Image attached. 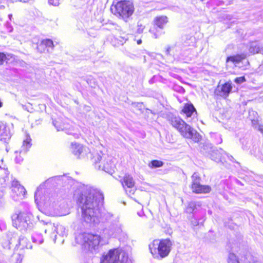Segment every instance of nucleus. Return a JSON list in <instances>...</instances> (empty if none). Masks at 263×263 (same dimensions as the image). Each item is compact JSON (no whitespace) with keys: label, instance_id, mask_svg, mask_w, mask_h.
Returning <instances> with one entry per match:
<instances>
[{"label":"nucleus","instance_id":"f257e3e1","mask_svg":"<svg viewBox=\"0 0 263 263\" xmlns=\"http://www.w3.org/2000/svg\"><path fill=\"white\" fill-rule=\"evenodd\" d=\"M74 197L81 209V220L91 224L99 222L104 196L100 190L86 187L76 191Z\"/></svg>","mask_w":263,"mask_h":263},{"label":"nucleus","instance_id":"f03ea898","mask_svg":"<svg viewBox=\"0 0 263 263\" xmlns=\"http://www.w3.org/2000/svg\"><path fill=\"white\" fill-rule=\"evenodd\" d=\"M32 217L30 212L16 210L11 216L12 224L21 231L31 229L33 226Z\"/></svg>","mask_w":263,"mask_h":263},{"label":"nucleus","instance_id":"7ed1b4c3","mask_svg":"<svg viewBox=\"0 0 263 263\" xmlns=\"http://www.w3.org/2000/svg\"><path fill=\"white\" fill-rule=\"evenodd\" d=\"M76 240L86 250L92 251L98 248L101 241V237L98 235L83 233L76 236Z\"/></svg>","mask_w":263,"mask_h":263},{"label":"nucleus","instance_id":"20e7f679","mask_svg":"<svg viewBox=\"0 0 263 263\" xmlns=\"http://www.w3.org/2000/svg\"><path fill=\"white\" fill-rule=\"evenodd\" d=\"M92 161L96 168L110 174L114 172L115 163L111 157L107 156L101 152L93 157Z\"/></svg>","mask_w":263,"mask_h":263},{"label":"nucleus","instance_id":"39448f33","mask_svg":"<svg viewBox=\"0 0 263 263\" xmlns=\"http://www.w3.org/2000/svg\"><path fill=\"white\" fill-rule=\"evenodd\" d=\"M134 6L129 1H121L112 5L110 7L111 12L115 15L126 19L130 16L134 12Z\"/></svg>","mask_w":263,"mask_h":263},{"label":"nucleus","instance_id":"423d86ee","mask_svg":"<svg viewBox=\"0 0 263 263\" xmlns=\"http://www.w3.org/2000/svg\"><path fill=\"white\" fill-rule=\"evenodd\" d=\"M47 228L44 230L45 233H47V231H53L51 235V237L53 238L54 242H55L57 238V235L55 234H58L60 237H66L67 235L68 230L66 228L59 223L55 224L51 222L47 223L46 224Z\"/></svg>","mask_w":263,"mask_h":263},{"label":"nucleus","instance_id":"0eeeda50","mask_svg":"<svg viewBox=\"0 0 263 263\" xmlns=\"http://www.w3.org/2000/svg\"><path fill=\"white\" fill-rule=\"evenodd\" d=\"M168 122L173 127L178 130L182 136H186V131L190 129V125L187 124L179 117L171 115L168 117Z\"/></svg>","mask_w":263,"mask_h":263},{"label":"nucleus","instance_id":"6e6552de","mask_svg":"<svg viewBox=\"0 0 263 263\" xmlns=\"http://www.w3.org/2000/svg\"><path fill=\"white\" fill-rule=\"evenodd\" d=\"M122 232L121 225L119 222V217H115L114 222L109 223L104 229L103 233L108 237H116Z\"/></svg>","mask_w":263,"mask_h":263},{"label":"nucleus","instance_id":"1a4fd4ad","mask_svg":"<svg viewBox=\"0 0 263 263\" xmlns=\"http://www.w3.org/2000/svg\"><path fill=\"white\" fill-rule=\"evenodd\" d=\"M167 55L172 56L175 60H182L184 59L185 51L182 49L180 44L168 46L165 50Z\"/></svg>","mask_w":263,"mask_h":263},{"label":"nucleus","instance_id":"9d476101","mask_svg":"<svg viewBox=\"0 0 263 263\" xmlns=\"http://www.w3.org/2000/svg\"><path fill=\"white\" fill-rule=\"evenodd\" d=\"M172 242L169 239L162 240L160 242L154 241L153 246H157V250L158 254L161 258L167 256L171 251ZM156 248H154V251L156 252Z\"/></svg>","mask_w":263,"mask_h":263},{"label":"nucleus","instance_id":"9b49d317","mask_svg":"<svg viewBox=\"0 0 263 263\" xmlns=\"http://www.w3.org/2000/svg\"><path fill=\"white\" fill-rule=\"evenodd\" d=\"M121 253H125L118 249H111L103 256L101 263H121Z\"/></svg>","mask_w":263,"mask_h":263},{"label":"nucleus","instance_id":"f8f14e48","mask_svg":"<svg viewBox=\"0 0 263 263\" xmlns=\"http://www.w3.org/2000/svg\"><path fill=\"white\" fill-rule=\"evenodd\" d=\"M193 191L196 193H207L211 191V187L209 185H202L200 183V178L196 173L192 176Z\"/></svg>","mask_w":263,"mask_h":263},{"label":"nucleus","instance_id":"ddd939ff","mask_svg":"<svg viewBox=\"0 0 263 263\" xmlns=\"http://www.w3.org/2000/svg\"><path fill=\"white\" fill-rule=\"evenodd\" d=\"M11 197L14 200L17 201L19 198L24 197L26 194V190L19 182L14 179L11 182Z\"/></svg>","mask_w":263,"mask_h":263},{"label":"nucleus","instance_id":"4468645a","mask_svg":"<svg viewBox=\"0 0 263 263\" xmlns=\"http://www.w3.org/2000/svg\"><path fill=\"white\" fill-rule=\"evenodd\" d=\"M17 238V234L16 232H9L1 238L0 242L4 249L9 250L11 245L15 243Z\"/></svg>","mask_w":263,"mask_h":263},{"label":"nucleus","instance_id":"2eb2a0df","mask_svg":"<svg viewBox=\"0 0 263 263\" xmlns=\"http://www.w3.org/2000/svg\"><path fill=\"white\" fill-rule=\"evenodd\" d=\"M32 145L31 139L29 136L27 135L26 139L24 140L21 148L18 155V152L15 151L16 155L15 158V161L17 163H21L23 161V158L21 155H24L29 150Z\"/></svg>","mask_w":263,"mask_h":263},{"label":"nucleus","instance_id":"dca6fc26","mask_svg":"<svg viewBox=\"0 0 263 263\" xmlns=\"http://www.w3.org/2000/svg\"><path fill=\"white\" fill-rule=\"evenodd\" d=\"M123 187L125 189L127 194L133 195L136 191L135 181L133 177L129 174H125L123 179L121 180Z\"/></svg>","mask_w":263,"mask_h":263},{"label":"nucleus","instance_id":"f3484780","mask_svg":"<svg viewBox=\"0 0 263 263\" xmlns=\"http://www.w3.org/2000/svg\"><path fill=\"white\" fill-rule=\"evenodd\" d=\"M53 46L52 41L50 39H46L43 40L38 44L36 48L40 52H50L52 51Z\"/></svg>","mask_w":263,"mask_h":263},{"label":"nucleus","instance_id":"a211bd4d","mask_svg":"<svg viewBox=\"0 0 263 263\" xmlns=\"http://www.w3.org/2000/svg\"><path fill=\"white\" fill-rule=\"evenodd\" d=\"M15 249H20L21 250H23L25 248L26 249H31L32 245L28 241L27 238H26L24 236L17 235V238L15 242Z\"/></svg>","mask_w":263,"mask_h":263},{"label":"nucleus","instance_id":"6ab92c4d","mask_svg":"<svg viewBox=\"0 0 263 263\" xmlns=\"http://www.w3.org/2000/svg\"><path fill=\"white\" fill-rule=\"evenodd\" d=\"M11 134L9 128L0 122V141L6 143L10 139Z\"/></svg>","mask_w":263,"mask_h":263},{"label":"nucleus","instance_id":"aec40b11","mask_svg":"<svg viewBox=\"0 0 263 263\" xmlns=\"http://www.w3.org/2000/svg\"><path fill=\"white\" fill-rule=\"evenodd\" d=\"M232 89L231 83L227 82L223 84L221 87L218 86L216 89L217 95L226 98L228 97Z\"/></svg>","mask_w":263,"mask_h":263},{"label":"nucleus","instance_id":"412c9836","mask_svg":"<svg viewBox=\"0 0 263 263\" xmlns=\"http://www.w3.org/2000/svg\"><path fill=\"white\" fill-rule=\"evenodd\" d=\"M200 152L206 157H209L210 153L214 147L209 141L204 140L200 142L199 145Z\"/></svg>","mask_w":263,"mask_h":263},{"label":"nucleus","instance_id":"4be33fe9","mask_svg":"<svg viewBox=\"0 0 263 263\" xmlns=\"http://www.w3.org/2000/svg\"><path fill=\"white\" fill-rule=\"evenodd\" d=\"M224 152L222 149H220V151H219L216 148H214L208 157L216 162L222 161L224 158Z\"/></svg>","mask_w":263,"mask_h":263},{"label":"nucleus","instance_id":"5701e85b","mask_svg":"<svg viewBox=\"0 0 263 263\" xmlns=\"http://www.w3.org/2000/svg\"><path fill=\"white\" fill-rule=\"evenodd\" d=\"M186 136H182L186 138H190L195 142H198L201 141V136L195 129L190 126V129L186 131Z\"/></svg>","mask_w":263,"mask_h":263},{"label":"nucleus","instance_id":"b1692460","mask_svg":"<svg viewBox=\"0 0 263 263\" xmlns=\"http://www.w3.org/2000/svg\"><path fill=\"white\" fill-rule=\"evenodd\" d=\"M247 58L246 54L242 53L236 55L228 57L227 58V63L232 62L235 66L245 60Z\"/></svg>","mask_w":263,"mask_h":263},{"label":"nucleus","instance_id":"393cba45","mask_svg":"<svg viewBox=\"0 0 263 263\" xmlns=\"http://www.w3.org/2000/svg\"><path fill=\"white\" fill-rule=\"evenodd\" d=\"M181 112L184 114L186 118H191L192 116H194V113L196 115L197 112L195 108L192 103H186Z\"/></svg>","mask_w":263,"mask_h":263},{"label":"nucleus","instance_id":"a878e982","mask_svg":"<svg viewBox=\"0 0 263 263\" xmlns=\"http://www.w3.org/2000/svg\"><path fill=\"white\" fill-rule=\"evenodd\" d=\"M71 149L73 154L77 156L78 158L80 157V155L83 152V146L79 143H71Z\"/></svg>","mask_w":263,"mask_h":263},{"label":"nucleus","instance_id":"bb28decb","mask_svg":"<svg viewBox=\"0 0 263 263\" xmlns=\"http://www.w3.org/2000/svg\"><path fill=\"white\" fill-rule=\"evenodd\" d=\"M52 123L58 131L66 130L68 128V125L63 123L60 119L53 120Z\"/></svg>","mask_w":263,"mask_h":263},{"label":"nucleus","instance_id":"cd10ccee","mask_svg":"<svg viewBox=\"0 0 263 263\" xmlns=\"http://www.w3.org/2000/svg\"><path fill=\"white\" fill-rule=\"evenodd\" d=\"M167 22V17L166 16H158L155 19L156 25L160 29H162Z\"/></svg>","mask_w":263,"mask_h":263},{"label":"nucleus","instance_id":"c85d7f7f","mask_svg":"<svg viewBox=\"0 0 263 263\" xmlns=\"http://www.w3.org/2000/svg\"><path fill=\"white\" fill-rule=\"evenodd\" d=\"M200 204L199 202H191L189 203L186 211L187 213H195L196 210H197V207H200Z\"/></svg>","mask_w":263,"mask_h":263},{"label":"nucleus","instance_id":"c756f323","mask_svg":"<svg viewBox=\"0 0 263 263\" xmlns=\"http://www.w3.org/2000/svg\"><path fill=\"white\" fill-rule=\"evenodd\" d=\"M249 50V52L252 54L262 53V50L259 48L256 42H253L250 43Z\"/></svg>","mask_w":263,"mask_h":263},{"label":"nucleus","instance_id":"7c9ffc66","mask_svg":"<svg viewBox=\"0 0 263 263\" xmlns=\"http://www.w3.org/2000/svg\"><path fill=\"white\" fill-rule=\"evenodd\" d=\"M163 164L164 163L161 161L154 160L149 162V163L148 164V166L151 168H155L160 167L162 166Z\"/></svg>","mask_w":263,"mask_h":263},{"label":"nucleus","instance_id":"2f4dec72","mask_svg":"<svg viewBox=\"0 0 263 263\" xmlns=\"http://www.w3.org/2000/svg\"><path fill=\"white\" fill-rule=\"evenodd\" d=\"M32 241L37 244H41L44 241L43 236L36 233H34L32 236Z\"/></svg>","mask_w":263,"mask_h":263},{"label":"nucleus","instance_id":"473e14b6","mask_svg":"<svg viewBox=\"0 0 263 263\" xmlns=\"http://www.w3.org/2000/svg\"><path fill=\"white\" fill-rule=\"evenodd\" d=\"M103 217L106 220L108 221L109 223L114 222V219H115V217H118V216L114 215L113 214L108 212L103 213Z\"/></svg>","mask_w":263,"mask_h":263},{"label":"nucleus","instance_id":"72a5a7b5","mask_svg":"<svg viewBox=\"0 0 263 263\" xmlns=\"http://www.w3.org/2000/svg\"><path fill=\"white\" fill-rule=\"evenodd\" d=\"M228 262V263H240L238 257L232 253H229Z\"/></svg>","mask_w":263,"mask_h":263},{"label":"nucleus","instance_id":"f704fd0d","mask_svg":"<svg viewBox=\"0 0 263 263\" xmlns=\"http://www.w3.org/2000/svg\"><path fill=\"white\" fill-rule=\"evenodd\" d=\"M257 121L255 120H252V124L254 127L259 131L261 134H263V125L257 124Z\"/></svg>","mask_w":263,"mask_h":263},{"label":"nucleus","instance_id":"c9c22d12","mask_svg":"<svg viewBox=\"0 0 263 263\" xmlns=\"http://www.w3.org/2000/svg\"><path fill=\"white\" fill-rule=\"evenodd\" d=\"M137 28L136 31V33L141 34L143 32L145 26H143L140 22L137 23Z\"/></svg>","mask_w":263,"mask_h":263},{"label":"nucleus","instance_id":"e433bc0d","mask_svg":"<svg viewBox=\"0 0 263 263\" xmlns=\"http://www.w3.org/2000/svg\"><path fill=\"white\" fill-rule=\"evenodd\" d=\"M122 259L121 263H132V261L128 258V256L126 253H121Z\"/></svg>","mask_w":263,"mask_h":263},{"label":"nucleus","instance_id":"4c0bfd02","mask_svg":"<svg viewBox=\"0 0 263 263\" xmlns=\"http://www.w3.org/2000/svg\"><path fill=\"white\" fill-rule=\"evenodd\" d=\"M115 40H117L119 42H118V45H122L125 42L127 41V37L125 36H120L118 37H115Z\"/></svg>","mask_w":263,"mask_h":263},{"label":"nucleus","instance_id":"58836bf2","mask_svg":"<svg viewBox=\"0 0 263 263\" xmlns=\"http://www.w3.org/2000/svg\"><path fill=\"white\" fill-rule=\"evenodd\" d=\"M52 178H54L55 179H57L58 180H60L63 181H70L71 179L69 177L66 176V175H63V176H57L53 177Z\"/></svg>","mask_w":263,"mask_h":263},{"label":"nucleus","instance_id":"ea45409f","mask_svg":"<svg viewBox=\"0 0 263 263\" xmlns=\"http://www.w3.org/2000/svg\"><path fill=\"white\" fill-rule=\"evenodd\" d=\"M234 81L237 84H241L246 81V79L245 77H238L235 79Z\"/></svg>","mask_w":263,"mask_h":263},{"label":"nucleus","instance_id":"a19ab883","mask_svg":"<svg viewBox=\"0 0 263 263\" xmlns=\"http://www.w3.org/2000/svg\"><path fill=\"white\" fill-rule=\"evenodd\" d=\"M60 1L61 0H48V3L50 5L57 6L60 4Z\"/></svg>","mask_w":263,"mask_h":263},{"label":"nucleus","instance_id":"79ce46f5","mask_svg":"<svg viewBox=\"0 0 263 263\" xmlns=\"http://www.w3.org/2000/svg\"><path fill=\"white\" fill-rule=\"evenodd\" d=\"M23 256H22L21 254H18L16 255V256H15V259H16V262L15 263H21L22 262V261L23 260Z\"/></svg>","mask_w":263,"mask_h":263},{"label":"nucleus","instance_id":"37998d69","mask_svg":"<svg viewBox=\"0 0 263 263\" xmlns=\"http://www.w3.org/2000/svg\"><path fill=\"white\" fill-rule=\"evenodd\" d=\"M6 59V55L3 52H0V65L3 64Z\"/></svg>","mask_w":263,"mask_h":263},{"label":"nucleus","instance_id":"c03bdc74","mask_svg":"<svg viewBox=\"0 0 263 263\" xmlns=\"http://www.w3.org/2000/svg\"><path fill=\"white\" fill-rule=\"evenodd\" d=\"M204 220L199 219L198 221H196L195 223H193L194 226L202 225ZM193 222V221H192Z\"/></svg>","mask_w":263,"mask_h":263},{"label":"nucleus","instance_id":"a18cd8bd","mask_svg":"<svg viewBox=\"0 0 263 263\" xmlns=\"http://www.w3.org/2000/svg\"><path fill=\"white\" fill-rule=\"evenodd\" d=\"M224 155L227 156L228 159L231 161H233L234 160V158L232 156L229 155L226 152H224Z\"/></svg>","mask_w":263,"mask_h":263},{"label":"nucleus","instance_id":"49530a36","mask_svg":"<svg viewBox=\"0 0 263 263\" xmlns=\"http://www.w3.org/2000/svg\"><path fill=\"white\" fill-rule=\"evenodd\" d=\"M217 137L218 138V140H217V141L216 142L217 143V144L221 143L222 142V138L221 137V136L220 135H217Z\"/></svg>","mask_w":263,"mask_h":263},{"label":"nucleus","instance_id":"de8ad7c7","mask_svg":"<svg viewBox=\"0 0 263 263\" xmlns=\"http://www.w3.org/2000/svg\"><path fill=\"white\" fill-rule=\"evenodd\" d=\"M39 192V187H38L34 194L35 201H36L37 199V194Z\"/></svg>","mask_w":263,"mask_h":263},{"label":"nucleus","instance_id":"09e8293b","mask_svg":"<svg viewBox=\"0 0 263 263\" xmlns=\"http://www.w3.org/2000/svg\"><path fill=\"white\" fill-rule=\"evenodd\" d=\"M3 159H2L0 160V163H2V164H3ZM0 168H1V169H4V170H5V165L2 166V165L0 164Z\"/></svg>","mask_w":263,"mask_h":263},{"label":"nucleus","instance_id":"8fccbe9b","mask_svg":"<svg viewBox=\"0 0 263 263\" xmlns=\"http://www.w3.org/2000/svg\"><path fill=\"white\" fill-rule=\"evenodd\" d=\"M10 1H11L12 3L17 2H27L26 0H10Z\"/></svg>","mask_w":263,"mask_h":263},{"label":"nucleus","instance_id":"3c124183","mask_svg":"<svg viewBox=\"0 0 263 263\" xmlns=\"http://www.w3.org/2000/svg\"><path fill=\"white\" fill-rule=\"evenodd\" d=\"M149 249L151 250V252L152 253V254H154V252H153V249H152V246L151 245H149Z\"/></svg>","mask_w":263,"mask_h":263},{"label":"nucleus","instance_id":"603ef678","mask_svg":"<svg viewBox=\"0 0 263 263\" xmlns=\"http://www.w3.org/2000/svg\"><path fill=\"white\" fill-rule=\"evenodd\" d=\"M154 38L157 39V38H158L159 37V35H157L156 33H154Z\"/></svg>","mask_w":263,"mask_h":263},{"label":"nucleus","instance_id":"864d4df0","mask_svg":"<svg viewBox=\"0 0 263 263\" xmlns=\"http://www.w3.org/2000/svg\"><path fill=\"white\" fill-rule=\"evenodd\" d=\"M141 43H142V41H141V40H138V41H137V44H138V45L141 44Z\"/></svg>","mask_w":263,"mask_h":263},{"label":"nucleus","instance_id":"5fc2aeb1","mask_svg":"<svg viewBox=\"0 0 263 263\" xmlns=\"http://www.w3.org/2000/svg\"><path fill=\"white\" fill-rule=\"evenodd\" d=\"M138 214L139 216H141L142 214H143V213L142 212H138Z\"/></svg>","mask_w":263,"mask_h":263},{"label":"nucleus","instance_id":"6e6d98bb","mask_svg":"<svg viewBox=\"0 0 263 263\" xmlns=\"http://www.w3.org/2000/svg\"><path fill=\"white\" fill-rule=\"evenodd\" d=\"M153 31H154V30H153L152 29H149V32H152V33Z\"/></svg>","mask_w":263,"mask_h":263},{"label":"nucleus","instance_id":"4d7b16f0","mask_svg":"<svg viewBox=\"0 0 263 263\" xmlns=\"http://www.w3.org/2000/svg\"><path fill=\"white\" fill-rule=\"evenodd\" d=\"M202 213L205 214V212L204 211H202Z\"/></svg>","mask_w":263,"mask_h":263},{"label":"nucleus","instance_id":"13d9d810","mask_svg":"<svg viewBox=\"0 0 263 263\" xmlns=\"http://www.w3.org/2000/svg\"><path fill=\"white\" fill-rule=\"evenodd\" d=\"M0 263H3V262L0 260Z\"/></svg>","mask_w":263,"mask_h":263},{"label":"nucleus","instance_id":"bf43d9fd","mask_svg":"<svg viewBox=\"0 0 263 263\" xmlns=\"http://www.w3.org/2000/svg\"><path fill=\"white\" fill-rule=\"evenodd\" d=\"M27 1H28V0H26Z\"/></svg>","mask_w":263,"mask_h":263}]
</instances>
